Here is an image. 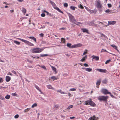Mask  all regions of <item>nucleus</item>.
I'll use <instances>...</instances> for the list:
<instances>
[{
	"label": "nucleus",
	"mask_w": 120,
	"mask_h": 120,
	"mask_svg": "<svg viewBox=\"0 0 120 120\" xmlns=\"http://www.w3.org/2000/svg\"><path fill=\"white\" fill-rule=\"evenodd\" d=\"M85 8L88 11H90V10L86 6H85Z\"/></svg>",
	"instance_id": "nucleus-59"
},
{
	"label": "nucleus",
	"mask_w": 120,
	"mask_h": 120,
	"mask_svg": "<svg viewBox=\"0 0 120 120\" xmlns=\"http://www.w3.org/2000/svg\"><path fill=\"white\" fill-rule=\"evenodd\" d=\"M41 16L42 17H44L45 16V15L44 13H42L41 14Z\"/></svg>",
	"instance_id": "nucleus-52"
},
{
	"label": "nucleus",
	"mask_w": 120,
	"mask_h": 120,
	"mask_svg": "<svg viewBox=\"0 0 120 120\" xmlns=\"http://www.w3.org/2000/svg\"><path fill=\"white\" fill-rule=\"evenodd\" d=\"M97 70L101 72L105 73L106 71L105 69H97Z\"/></svg>",
	"instance_id": "nucleus-8"
},
{
	"label": "nucleus",
	"mask_w": 120,
	"mask_h": 120,
	"mask_svg": "<svg viewBox=\"0 0 120 120\" xmlns=\"http://www.w3.org/2000/svg\"><path fill=\"white\" fill-rule=\"evenodd\" d=\"M47 86L48 89H52L54 90L55 89L52 86L50 85H47Z\"/></svg>",
	"instance_id": "nucleus-15"
},
{
	"label": "nucleus",
	"mask_w": 120,
	"mask_h": 120,
	"mask_svg": "<svg viewBox=\"0 0 120 120\" xmlns=\"http://www.w3.org/2000/svg\"><path fill=\"white\" fill-rule=\"evenodd\" d=\"M38 66H39L40 67H41L42 68H43L45 70H46V68H45V66H44L43 65V66H41L40 65H38Z\"/></svg>",
	"instance_id": "nucleus-38"
},
{
	"label": "nucleus",
	"mask_w": 120,
	"mask_h": 120,
	"mask_svg": "<svg viewBox=\"0 0 120 120\" xmlns=\"http://www.w3.org/2000/svg\"><path fill=\"white\" fill-rule=\"evenodd\" d=\"M0 99L2 100H4L5 99L3 97H0Z\"/></svg>",
	"instance_id": "nucleus-60"
},
{
	"label": "nucleus",
	"mask_w": 120,
	"mask_h": 120,
	"mask_svg": "<svg viewBox=\"0 0 120 120\" xmlns=\"http://www.w3.org/2000/svg\"><path fill=\"white\" fill-rule=\"evenodd\" d=\"M28 38L30 39H32L34 40L35 42H36V38H34V37L32 36V37H28Z\"/></svg>",
	"instance_id": "nucleus-16"
},
{
	"label": "nucleus",
	"mask_w": 120,
	"mask_h": 120,
	"mask_svg": "<svg viewBox=\"0 0 120 120\" xmlns=\"http://www.w3.org/2000/svg\"><path fill=\"white\" fill-rule=\"evenodd\" d=\"M80 8L82 9H83L84 8V7L81 4L79 5Z\"/></svg>",
	"instance_id": "nucleus-51"
},
{
	"label": "nucleus",
	"mask_w": 120,
	"mask_h": 120,
	"mask_svg": "<svg viewBox=\"0 0 120 120\" xmlns=\"http://www.w3.org/2000/svg\"><path fill=\"white\" fill-rule=\"evenodd\" d=\"M75 45L76 47H79L81 46L82 45V44L80 43L77 44Z\"/></svg>",
	"instance_id": "nucleus-21"
},
{
	"label": "nucleus",
	"mask_w": 120,
	"mask_h": 120,
	"mask_svg": "<svg viewBox=\"0 0 120 120\" xmlns=\"http://www.w3.org/2000/svg\"><path fill=\"white\" fill-rule=\"evenodd\" d=\"M12 95L13 96H16L17 95L15 93H12Z\"/></svg>",
	"instance_id": "nucleus-56"
},
{
	"label": "nucleus",
	"mask_w": 120,
	"mask_h": 120,
	"mask_svg": "<svg viewBox=\"0 0 120 120\" xmlns=\"http://www.w3.org/2000/svg\"><path fill=\"white\" fill-rule=\"evenodd\" d=\"M68 96H69V97H71L72 95H71V94H70V93H69L68 94Z\"/></svg>",
	"instance_id": "nucleus-61"
},
{
	"label": "nucleus",
	"mask_w": 120,
	"mask_h": 120,
	"mask_svg": "<svg viewBox=\"0 0 120 120\" xmlns=\"http://www.w3.org/2000/svg\"><path fill=\"white\" fill-rule=\"evenodd\" d=\"M68 16L70 19V21L73 23H74L76 25H78V24L80 23V22H78L77 23H75L74 22L76 21L74 17L70 14H68Z\"/></svg>",
	"instance_id": "nucleus-1"
},
{
	"label": "nucleus",
	"mask_w": 120,
	"mask_h": 120,
	"mask_svg": "<svg viewBox=\"0 0 120 120\" xmlns=\"http://www.w3.org/2000/svg\"><path fill=\"white\" fill-rule=\"evenodd\" d=\"M108 52L106 50L104 49H102L101 51V52Z\"/></svg>",
	"instance_id": "nucleus-42"
},
{
	"label": "nucleus",
	"mask_w": 120,
	"mask_h": 120,
	"mask_svg": "<svg viewBox=\"0 0 120 120\" xmlns=\"http://www.w3.org/2000/svg\"><path fill=\"white\" fill-rule=\"evenodd\" d=\"M75 45H74L71 46V48H76Z\"/></svg>",
	"instance_id": "nucleus-50"
},
{
	"label": "nucleus",
	"mask_w": 120,
	"mask_h": 120,
	"mask_svg": "<svg viewBox=\"0 0 120 120\" xmlns=\"http://www.w3.org/2000/svg\"><path fill=\"white\" fill-rule=\"evenodd\" d=\"M28 45L32 46H34V45L32 43L30 42H29Z\"/></svg>",
	"instance_id": "nucleus-36"
},
{
	"label": "nucleus",
	"mask_w": 120,
	"mask_h": 120,
	"mask_svg": "<svg viewBox=\"0 0 120 120\" xmlns=\"http://www.w3.org/2000/svg\"><path fill=\"white\" fill-rule=\"evenodd\" d=\"M14 43L17 45H19L20 44V42L16 41H14Z\"/></svg>",
	"instance_id": "nucleus-25"
},
{
	"label": "nucleus",
	"mask_w": 120,
	"mask_h": 120,
	"mask_svg": "<svg viewBox=\"0 0 120 120\" xmlns=\"http://www.w3.org/2000/svg\"><path fill=\"white\" fill-rule=\"evenodd\" d=\"M57 92H60L61 94H67L65 92H62L61 91V90H58L57 91Z\"/></svg>",
	"instance_id": "nucleus-35"
},
{
	"label": "nucleus",
	"mask_w": 120,
	"mask_h": 120,
	"mask_svg": "<svg viewBox=\"0 0 120 120\" xmlns=\"http://www.w3.org/2000/svg\"><path fill=\"white\" fill-rule=\"evenodd\" d=\"M37 104L36 103H35L31 107L32 108H33L34 107H36L37 106Z\"/></svg>",
	"instance_id": "nucleus-39"
},
{
	"label": "nucleus",
	"mask_w": 120,
	"mask_h": 120,
	"mask_svg": "<svg viewBox=\"0 0 120 120\" xmlns=\"http://www.w3.org/2000/svg\"><path fill=\"white\" fill-rule=\"evenodd\" d=\"M108 6L109 8H110L112 6L111 4H108Z\"/></svg>",
	"instance_id": "nucleus-55"
},
{
	"label": "nucleus",
	"mask_w": 120,
	"mask_h": 120,
	"mask_svg": "<svg viewBox=\"0 0 120 120\" xmlns=\"http://www.w3.org/2000/svg\"><path fill=\"white\" fill-rule=\"evenodd\" d=\"M51 79H53V80H56L57 79V78H56V77L54 76L51 77Z\"/></svg>",
	"instance_id": "nucleus-40"
},
{
	"label": "nucleus",
	"mask_w": 120,
	"mask_h": 120,
	"mask_svg": "<svg viewBox=\"0 0 120 120\" xmlns=\"http://www.w3.org/2000/svg\"><path fill=\"white\" fill-rule=\"evenodd\" d=\"M50 1V3L54 7L56 5L53 2L51 1L50 0H49Z\"/></svg>",
	"instance_id": "nucleus-24"
},
{
	"label": "nucleus",
	"mask_w": 120,
	"mask_h": 120,
	"mask_svg": "<svg viewBox=\"0 0 120 120\" xmlns=\"http://www.w3.org/2000/svg\"><path fill=\"white\" fill-rule=\"evenodd\" d=\"M110 60H107L106 62H105V64H108L110 62Z\"/></svg>",
	"instance_id": "nucleus-48"
},
{
	"label": "nucleus",
	"mask_w": 120,
	"mask_h": 120,
	"mask_svg": "<svg viewBox=\"0 0 120 120\" xmlns=\"http://www.w3.org/2000/svg\"><path fill=\"white\" fill-rule=\"evenodd\" d=\"M54 8L57 11H58L59 12H60L61 13H62L63 14V12L61 10H60L59 8H58L56 6H54Z\"/></svg>",
	"instance_id": "nucleus-12"
},
{
	"label": "nucleus",
	"mask_w": 120,
	"mask_h": 120,
	"mask_svg": "<svg viewBox=\"0 0 120 120\" xmlns=\"http://www.w3.org/2000/svg\"><path fill=\"white\" fill-rule=\"evenodd\" d=\"M101 92L105 94H110L111 93L108 92L107 90L105 89H102Z\"/></svg>",
	"instance_id": "nucleus-6"
},
{
	"label": "nucleus",
	"mask_w": 120,
	"mask_h": 120,
	"mask_svg": "<svg viewBox=\"0 0 120 120\" xmlns=\"http://www.w3.org/2000/svg\"><path fill=\"white\" fill-rule=\"evenodd\" d=\"M48 55L47 54H41L40 56L41 57H44L45 56H46Z\"/></svg>",
	"instance_id": "nucleus-44"
},
{
	"label": "nucleus",
	"mask_w": 120,
	"mask_h": 120,
	"mask_svg": "<svg viewBox=\"0 0 120 120\" xmlns=\"http://www.w3.org/2000/svg\"><path fill=\"white\" fill-rule=\"evenodd\" d=\"M98 33L100 34L101 35V37L103 38V37H104V36H105V35H104V34H103L101 32H98Z\"/></svg>",
	"instance_id": "nucleus-29"
},
{
	"label": "nucleus",
	"mask_w": 120,
	"mask_h": 120,
	"mask_svg": "<svg viewBox=\"0 0 120 120\" xmlns=\"http://www.w3.org/2000/svg\"><path fill=\"white\" fill-rule=\"evenodd\" d=\"M73 105H70L67 108V109H69L73 107Z\"/></svg>",
	"instance_id": "nucleus-37"
},
{
	"label": "nucleus",
	"mask_w": 120,
	"mask_h": 120,
	"mask_svg": "<svg viewBox=\"0 0 120 120\" xmlns=\"http://www.w3.org/2000/svg\"><path fill=\"white\" fill-rule=\"evenodd\" d=\"M109 97L101 96L98 97V99L100 101H107Z\"/></svg>",
	"instance_id": "nucleus-3"
},
{
	"label": "nucleus",
	"mask_w": 120,
	"mask_h": 120,
	"mask_svg": "<svg viewBox=\"0 0 120 120\" xmlns=\"http://www.w3.org/2000/svg\"><path fill=\"white\" fill-rule=\"evenodd\" d=\"M39 35L41 37H43V36L44 34L42 33H41L39 34Z\"/></svg>",
	"instance_id": "nucleus-58"
},
{
	"label": "nucleus",
	"mask_w": 120,
	"mask_h": 120,
	"mask_svg": "<svg viewBox=\"0 0 120 120\" xmlns=\"http://www.w3.org/2000/svg\"><path fill=\"white\" fill-rule=\"evenodd\" d=\"M22 13L24 14H25L26 13V10L25 8H22Z\"/></svg>",
	"instance_id": "nucleus-19"
},
{
	"label": "nucleus",
	"mask_w": 120,
	"mask_h": 120,
	"mask_svg": "<svg viewBox=\"0 0 120 120\" xmlns=\"http://www.w3.org/2000/svg\"><path fill=\"white\" fill-rule=\"evenodd\" d=\"M67 46L69 47L70 48H71V44L70 43H68L67 44Z\"/></svg>",
	"instance_id": "nucleus-45"
},
{
	"label": "nucleus",
	"mask_w": 120,
	"mask_h": 120,
	"mask_svg": "<svg viewBox=\"0 0 120 120\" xmlns=\"http://www.w3.org/2000/svg\"><path fill=\"white\" fill-rule=\"evenodd\" d=\"M12 72L14 74H16V71H14V70H13L12 71Z\"/></svg>",
	"instance_id": "nucleus-57"
},
{
	"label": "nucleus",
	"mask_w": 120,
	"mask_h": 120,
	"mask_svg": "<svg viewBox=\"0 0 120 120\" xmlns=\"http://www.w3.org/2000/svg\"><path fill=\"white\" fill-rule=\"evenodd\" d=\"M85 70L87 71L90 72L92 70V69L90 68H86L85 69Z\"/></svg>",
	"instance_id": "nucleus-20"
},
{
	"label": "nucleus",
	"mask_w": 120,
	"mask_h": 120,
	"mask_svg": "<svg viewBox=\"0 0 120 120\" xmlns=\"http://www.w3.org/2000/svg\"><path fill=\"white\" fill-rule=\"evenodd\" d=\"M116 23V22L115 21H108V24L107 25L108 26H109L110 25H114Z\"/></svg>",
	"instance_id": "nucleus-10"
},
{
	"label": "nucleus",
	"mask_w": 120,
	"mask_h": 120,
	"mask_svg": "<svg viewBox=\"0 0 120 120\" xmlns=\"http://www.w3.org/2000/svg\"><path fill=\"white\" fill-rule=\"evenodd\" d=\"M96 6L97 8H101L102 6L100 2V0H96Z\"/></svg>",
	"instance_id": "nucleus-5"
},
{
	"label": "nucleus",
	"mask_w": 120,
	"mask_h": 120,
	"mask_svg": "<svg viewBox=\"0 0 120 120\" xmlns=\"http://www.w3.org/2000/svg\"><path fill=\"white\" fill-rule=\"evenodd\" d=\"M98 117H96L95 115H94L92 117L89 118V120H98Z\"/></svg>",
	"instance_id": "nucleus-7"
},
{
	"label": "nucleus",
	"mask_w": 120,
	"mask_h": 120,
	"mask_svg": "<svg viewBox=\"0 0 120 120\" xmlns=\"http://www.w3.org/2000/svg\"><path fill=\"white\" fill-rule=\"evenodd\" d=\"M76 7L74 6H71L70 7V8L72 10H75V8Z\"/></svg>",
	"instance_id": "nucleus-33"
},
{
	"label": "nucleus",
	"mask_w": 120,
	"mask_h": 120,
	"mask_svg": "<svg viewBox=\"0 0 120 120\" xmlns=\"http://www.w3.org/2000/svg\"><path fill=\"white\" fill-rule=\"evenodd\" d=\"M111 11V10H110L109 9H108L106 10L105 11V12L109 14L110 13L109 12H110Z\"/></svg>",
	"instance_id": "nucleus-34"
},
{
	"label": "nucleus",
	"mask_w": 120,
	"mask_h": 120,
	"mask_svg": "<svg viewBox=\"0 0 120 120\" xmlns=\"http://www.w3.org/2000/svg\"><path fill=\"white\" fill-rule=\"evenodd\" d=\"M68 5V4L67 3H65L64 4V7H67Z\"/></svg>",
	"instance_id": "nucleus-46"
},
{
	"label": "nucleus",
	"mask_w": 120,
	"mask_h": 120,
	"mask_svg": "<svg viewBox=\"0 0 120 120\" xmlns=\"http://www.w3.org/2000/svg\"><path fill=\"white\" fill-rule=\"evenodd\" d=\"M85 52H84L83 54V55H84L86 54L87 53V49L85 50Z\"/></svg>",
	"instance_id": "nucleus-47"
},
{
	"label": "nucleus",
	"mask_w": 120,
	"mask_h": 120,
	"mask_svg": "<svg viewBox=\"0 0 120 120\" xmlns=\"http://www.w3.org/2000/svg\"><path fill=\"white\" fill-rule=\"evenodd\" d=\"M87 57V55H86L85 56H84L80 60V61L82 62H84L85 61Z\"/></svg>",
	"instance_id": "nucleus-14"
},
{
	"label": "nucleus",
	"mask_w": 120,
	"mask_h": 120,
	"mask_svg": "<svg viewBox=\"0 0 120 120\" xmlns=\"http://www.w3.org/2000/svg\"><path fill=\"white\" fill-rule=\"evenodd\" d=\"M27 67L29 68H33V67H32V66H27Z\"/></svg>",
	"instance_id": "nucleus-62"
},
{
	"label": "nucleus",
	"mask_w": 120,
	"mask_h": 120,
	"mask_svg": "<svg viewBox=\"0 0 120 120\" xmlns=\"http://www.w3.org/2000/svg\"><path fill=\"white\" fill-rule=\"evenodd\" d=\"M10 77L8 76H6V80L7 82L11 80Z\"/></svg>",
	"instance_id": "nucleus-17"
},
{
	"label": "nucleus",
	"mask_w": 120,
	"mask_h": 120,
	"mask_svg": "<svg viewBox=\"0 0 120 120\" xmlns=\"http://www.w3.org/2000/svg\"><path fill=\"white\" fill-rule=\"evenodd\" d=\"M74 118H75L74 116H73L72 117H70V118L71 119H72Z\"/></svg>",
	"instance_id": "nucleus-64"
},
{
	"label": "nucleus",
	"mask_w": 120,
	"mask_h": 120,
	"mask_svg": "<svg viewBox=\"0 0 120 120\" xmlns=\"http://www.w3.org/2000/svg\"><path fill=\"white\" fill-rule=\"evenodd\" d=\"M85 104L86 105H89L92 106H95V104L91 100H89L85 101Z\"/></svg>",
	"instance_id": "nucleus-4"
},
{
	"label": "nucleus",
	"mask_w": 120,
	"mask_h": 120,
	"mask_svg": "<svg viewBox=\"0 0 120 120\" xmlns=\"http://www.w3.org/2000/svg\"><path fill=\"white\" fill-rule=\"evenodd\" d=\"M10 98V95H7L5 97V98L7 99H9Z\"/></svg>",
	"instance_id": "nucleus-28"
},
{
	"label": "nucleus",
	"mask_w": 120,
	"mask_h": 120,
	"mask_svg": "<svg viewBox=\"0 0 120 120\" xmlns=\"http://www.w3.org/2000/svg\"><path fill=\"white\" fill-rule=\"evenodd\" d=\"M101 79H100L98 80L97 81V82L96 83V85L97 86H96V87L97 88H98L99 86V85H100L101 82Z\"/></svg>",
	"instance_id": "nucleus-11"
},
{
	"label": "nucleus",
	"mask_w": 120,
	"mask_h": 120,
	"mask_svg": "<svg viewBox=\"0 0 120 120\" xmlns=\"http://www.w3.org/2000/svg\"><path fill=\"white\" fill-rule=\"evenodd\" d=\"M88 25L89 26H94V22H89L88 23Z\"/></svg>",
	"instance_id": "nucleus-23"
},
{
	"label": "nucleus",
	"mask_w": 120,
	"mask_h": 120,
	"mask_svg": "<svg viewBox=\"0 0 120 120\" xmlns=\"http://www.w3.org/2000/svg\"><path fill=\"white\" fill-rule=\"evenodd\" d=\"M21 41H22V42H24L26 44H28V43L29 42V41H28L26 40H24L23 39L19 38H18Z\"/></svg>",
	"instance_id": "nucleus-13"
},
{
	"label": "nucleus",
	"mask_w": 120,
	"mask_h": 120,
	"mask_svg": "<svg viewBox=\"0 0 120 120\" xmlns=\"http://www.w3.org/2000/svg\"><path fill=\"white\" fill-rule=\"evenodd\" d=\"M65 39H64L63 38H61V41L62 42H63V43H65Z\"/></svg>",
	"instance_id": "nucleus-43"
},
{
	"label": "nucleus",
	"mask_w": 120,
	"mask_h": 120,
	"mask_svg": "<svg viewBox=\"0 0 120 120\" xmlns=\"http://www.w3.org/2000/svg\"><path fill=\"white\" fill-rule=\"evenodd\" d=\"M111 46H112V47H113L115 49L118 50L117 49V47L115 45H111Z\"/></svg>",
	"instance_id": "nucleus-26"
},
{
	"label": "nucleus",
	"mask_w": 120,
	"mask_h": 120,
	"mask_svg": "<svg viewBox=\"0 0 120 120\" xmlns=\"http://www.w3.org/2000/svg\"><path fill=\"white\" fill-rule=\"evenodd\" d=\"M35 86L37 89L40 92H41V90L40 89L38 86L36 85H35Z\"/></svg>",
	"instance_id": "nucleus-27"
},
{
	"label": "nucleus",
	"mask_w": 120,
	"mask_h": 120,
	"mask_svg": "<svg viewBox=\"0 0 120 120\" xmlns=\"http://www.w3.org/2000/svg\"><path fill=\"white\" fill-rule=\"evenodd\" d=\"M103 37L104 38V39L105 40H106L108 39V38L105 35V36H104V37Z\"/></svg>",
	"instance_id": "nucleus-54"
},
{
	"label": "nucleus",
	"mask_w": 120,
	"mask_h": 120,
	"mask_svg": "<svg viewBox=\"0 0 120 120\" xmlns=\"http://www.w3.org/2000/svg\"><path fill=\"white\" fill-rule=\"evenodd\" d=\"M59 107V106L58 105H54V108L57 109Z\"/></svg>",
	"instance_id": "nucleus-22"
},
{
	"label": "nucleus",
	"mask_w": 120,
	"mask_h": 120,
	"mask_svg": "<svg viewBox=\"0 0 120 120\" xmlns=\"http://www.w3.org/2000/svg\"><path fill=\"white\" fill-rule=\"evenodd\" d=\"M44 50V49H40L39 48H37L33 49V52L34 53H39L42 51Z\"/></svg>",
	"instance_id": "nucleus-2"
},
{
	"label": "nucleus",
	"mask_w": 120,
	"mask_h": 120,
	"mask_svg": "<svg viewBox=\"0 0 120 120\" xmlns=\"http://www.w3.org/2000/svg\"><path fill=\"white\" fill-rule=\"evenodd\" d=\"M92 57H93V59H94L95 60H98L99 59V57L98 56H97L93 55L92 56Z\"/></svg>",
	"instance_id": "nucleus-9"
},
{
	"label": "nucleus",
	"mask_w": 120,
	"mask_h": 120,
	"mask_svg": "<svg viewBox=\"0 0 120 120\" xmlns=\"http://www.w3.org/2000/svg\"><path fill=\"white\" fill-rule=\"evenodd\" d=\"M30 108H27L25 109L24 111V112H27L29 110H30Z\"/></svg>",
	"instance_id": "nucleus-32"
},
{
	"label": "nucleus",
	"mask_w": 120,
	"mask_h": 120,
	"mask_svg": "<svg viewBox=\"0 0 120 120\" xmlns=\"http://www.w3.org/2000/svg\"><path fill=\"white\" fill-rule=\"evenodd\" d=\"M76 90V89L75 88H71L69 90L71 91H75Z\"/></svg>",
	"instance_id": "nucleus-41"
},
{
	"label": "nucleus",
	"mask_w": 120,
	"mask_h": 120,
	"mask_svg": "<svg viewBox=\"0 0 120 120\" xmlns=\"http://www.w3.org/2000/svg\"><path fill=\"white\" fill-rule=\"evenodd\" d=\"M52 70L53 71H55V73L56 74V73L57 72L56 71V68H55L53 66H52Z\"/></svg>",
	"instance_id": "nucleus-31"
},
{
	"label": "nucleus",
	"mask_w": 120,
	"mask_h": 120,
	"mask_svg": "<svg viewBox=\"0 0 120 120\" xmlns=\"http://www.w3.org/2000/svg\"><path fill=\"white\" fill-rule=\"evenodd\" d=\"M84 66L85 67H88L89 66V65L85 63L84 64Z\"/></svg>",
	"instance_id": "nucleus-53"
},
{
	"label": "nucleus",
	"mask_w": 120,
	"mask_h": 120,
	"mask_svg": "<svg viewBox=\"0 0 120 120\" xmlns=\"http://www.w3.org/2000/svg\"><path fill=\"white\" fill-rule=\"evenodd\" d=\"M19 117V115L18 114H17L15 116H14V117L15 118H18Z\"/></svg>",
	"instance_id": "nucleus-49"
},
{
	"label": "nucleus",
	"mask_w": 120,
	"mask_h": 120,
	"mask_svg": "<svg viewBox=\"0 0 120 120\" xmlns=\"http://www.w3.org/2000/svg\"><path fill=\"white\" fill-rule=\"evenodd\" d=\"M82 29V32H86L87 33H89L88 30L84 28L83 29Z\"/></svg>",
	"instance_id": "nucleus-18"
},
{
	"label": "nucleus",
	"mask_w": 120,
	"mask_h": 120,
	"mask_svg": "<svg viewBox=\"0 0 120 120\" xmlns=\"http://www.w3.org/2000/svg\"><path fill=\"white\" fill-rule=\"evenodd\" d=\"M3 80L2 78H0V82H3Z\"/></svg>",
	"instance_id": "nucleus-63"
},
{
	"label": "nucleus",
	"mask_w": 120,
	"mask_h": 120,
	"mask_svg": "<svg viewBox=\"0 0 120 120\" xmlns=\"http://www.w3.org/2000/svg\"><path fill=\"white\" fill-rule=\"evenodd\" d=\"M107 82V80H106V79H104L102 81V83H104L105 84Z\"/></svg>",
	"instance_id": "nucleus-30"
}]
</instances>
